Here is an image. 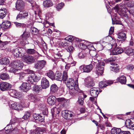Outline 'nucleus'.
I'll list each match as a JSON object with an SVG mask.
<instances>
[{
    "mask_svg": "<svg viewBox=\"0 0 134 134\" xmlns=\"http://www.w3.org/2000/svg\"><path fill=\"white\" fill-rule=\"evenodd\" d=\"M40 77L35 74L29 75L27 81L28 83H24L21 85L20 88L24 91L26 92L30 89L33 85V82H36L40 80Z\"/></svg>",
    "mask_w": 134,
    "mask_h": 134,
    "instance_id": "nucleus-1",
    "label": "nucleus"
},
{
    "mask_svg": "<svg viewBox=\"0 0 134 134\" xmlns=\"http://www.w3.org/2000/svg\"><path fill=\"white\" fill-rule=\"evenodd\" d=\"M23 63L20 60H17L11 63L9 65L11 72L15 73L16 71L21 69L23 66Z\"/></svg>",
    "mask_w": 134,
    "mask_h": 134,
    "instance_id": "nucleus-2",
    "label": "nucleus"
},
{
    "mask_svg": "<svg viewBox=\"0 0 134 134\" xmlns=\"http://www.w3.org/2000/svg\"><path fill=\"white\" fill-rule=\"evenodd\" d=\"M98 60L94 58L92 59L91 64L89 65H82L80 66L79 68L81 71L84 72H90L93 68V66L92 64H94L97 63Z\"/></svg>",
    "mask_w": 134,
    "mask_h": 134,
    "instance_id": "nucleus-3",
    "label": "nucleus"
},
{
    "mask_svg": "<svg viewBox=\"0 0 134 134\" xmlns=\"http://www.w3.org/2000/svg\"><path fill=\"white\" fill-rule=\"evenodd\" d=\"M77 80L75 82H72L70 84H67V86L69 90V92L72 94L76 93L79 89Z\"/></svg>",
    "mask_w": 134,
    "mask_h": 134,
    "instance_id": "nucleus-4",
    "label": "nucleus"
},
{
    "mask_svg": "<svg viewBox=\"0 0 134 134\" xmlns=\"http://www.w3.org/2000/svg\"><path fill=\"white\" fill-rule=\"evenodd\" d=\"M96 63V73L99 75H102L104 72V63L102 61L99 62L98 60Z\"/></svg>",
    "mask_w": 134,
    "mask_h": 134,
    "instance_id": "nucleus-5",
    "label": "nucleus"
},
{
    "mask_svg": "<svg viewBox=\"0 0 134 134\" xmlns=\"http://www.w3.org/2000/svg\"><path fill=\"white\" fill-rule=\"evenodd\" d=\"M21 39L20 42V44L22 46L29 43L27 41V39L30 36V34L29 32L24 31L23 34L21 35Z\"/></svg>",
    "mask_w": 134,
    "mask_h": 134,
    "instance_id": "nucleus-6",
    "label": "nucleus"
},
{
    "mask_svg": "<svg viewBox=\"0 0 134 134\" xmlns=\"http://www.w3.org/2000/svg\"><path fill=\"white\" fill-rule=\"evenodd\" d=\"M67 78V72L66 71H64L63 72V75L60 72H57L55 74L54 79L59 81H62V80H63L64 81L66 80Z\"/></svg>",
    "mask_w": 134,
    "mask_h": 134,
    "instance_id": "nucleus-7",
    "label": "nucleus"
},
{
    "mask_svg": "<svg viewBox=\"0 0 134 134\" xmlns=\"http://www.w3.org/2000/svg\"><path fill=\"white\" fill-rule=\"evenodd\" d=\"M114 9L118 13H120L123 14H125L127 10L125 5L124 3L116 5L114 8Z\"/></svg>",
    "mask_w": 134,
    "mask_h": 134,
    "instance_id": "nucleus-8",
    "label": "nucleus"
},
{
    "mask_svg": "<svg viewBox=\"0 0 134 134\" xmlns=\"http://www.w3.org/2000/svg\"><path fill=\"white\" fill-rule=\"evenodd\" d=\"M90 93L92 97H90V99L92 101H96V98L99 94L98 88L93 87L91 89Z\"/></svg>",
    "mask_w": 134,
    "mask_h": 134,
    "instance_id": "nucleus-9",
    "label": "nucleus"
},
{
    "mask_svg": "<svg viewBox=\"0 0 134 134\" xmlns=\"http://www.w3.org/2000/svg\"><path fill=\"white\" fill-rule=\"evenodd\" d=\"M21 58L24 62L28 64L34 63L35 60L33 57L29 55H21Z\"/></svg>",
    "mask_w": 134,
    "mask_h": 134,
    "instance_id": "nucleus-10",
    "label": "nucleus"
},
{
    "mask_svg": "<svg viewBox=\"0 0 134 134\" xmlns=\"http://www.w3.org/2000/svg\"><path fill=\"white\" fill-rule=\"evenodd\" d=\"M115 59V58L109 59H108V62L109 63L112 65V66L110 67V70L113 71L117 72L119 71V68L117 64L113 62L114 61Z\"/></svg>",
    "mask_w": 134,
    "mask_h": 134,
    "instance_id": "nucleus-11",
    "label": "nucleus"
},
{
    "mask_svg": "<svg viewBox=\"0 0 134 134\" xmlns=\"http://www.w3.org/2000/svg\"><path fill=\"white\" fill-rule=\"evenodd\" d=\"M46 62L44 60H38L34 64V68L38 71L42 70L45 66Z\"/></svg>",
    "mask_w": 134,
    "mask_h": 134,
    "instance_id": "nucleus-12",
    "label": "nucleus"
},
{
    "mask_svg": "<svg viewBox=\"0 0 134 134\" xmlns=\"http://www.w3.org/2000/svg\"><path fill=\"white\" fill-rule=\"evenodd\" d=\"M111 46L112 48L114 49L112 52H111L110 55H117L121 53L123 51V49L119 47H116L117 46V44L116 43H114L113 44H112Z\"/></svg>",
    "mask_w": 134,
    "mask_h": 134,
    "instance_id": "nucleus-13",
    "label": "nucleus"
},
{
    "mask_svg": "<svg viewBox=\"0 0 134 134\" xmlns=\"http://www.w3.org/2000/svg\"><path fill=\"white\" fill-rule=\"evenodd\" d=\"M24 51V48H16L13 49L12 51L13 55L15 57H21V55H24L23 51Z\"/></svg>",
    "mask_w": 134,
    "mask_h": 134,
    "instance_id": "nucleus-14",
    "label": "nucleus"
},
{
    "mask_svg": "<svg viewBox=\"0 0 134 134\" xmlns=\"http://www.w3.org/2000/svg\"><path fill=\"white\" fill-rule=\"evenodd\" d=\"M73 112L69 110H64L62 112V115L65 119L67 120L71 119L73 116Z\"/></svg>",
    "mask_w": 134,
    "mask_h": 134,
    "instance_id": "nucleus-15",
    "label": "nucleus"
},
{
    "mask_svg": "<svg viewBox=\"0 0 134 134\" xmlns=\"http://www.w3.org/2000/svg\"><path fill=\"white\" fill-rule=\"evenodd\" d=\"M10 107L12 109L17 110H21L23 109L22 105L18 103L12 102L10 103Z\"/></svg>",
    "mask_w": 134,
    "mask_h": 134,
    "instance_id": "nucleus-16",
    "label": "nucleus"
},
{
    "mask_svg": "<svg viewBox=\"0 0 134 134\" xmlns=\"http://www.w3.org/2000/svg\"><path fill=\"white\" fill-rule=\"evenodd\" d=\"M125 125L127 128L134 130V118H131L126 120Z\"/></svg>",
    "mask_w": 134,
    "mask_h": 134,
    "instance_id": "nucleus-17",
    "label": "nucleus"
},
{
    "mask_svg": "<svg viewBox=\"0 0 134 134\" xmlns=\"http://www.w3.org/2000/svg\"><path fill=\"white\" fill-rule=\"evenodd\" d=\"M11 87V85L7 82H2L0 84V90L2 91L8 90Z\"/></svg>",
    "mask_w": 134,
    "mask_h": 134,
    "instance_id": "nucleus-18",
    "label": "nucleus"
},
{
    "mask_svg": "<svg viewBox=\"0 0 134 134\" xmlns=\"http://www.w3.org/2000/svg\"><path fill=\"white\" fill-rule=\"evenodd\" d=\"M28 16V13L25 10L20 11L19 14L17 16V19L20 20L23 18H25Z\"/></svg>",
    "mask_w": 134,
    "mask_h": 134,
    "instance_id": "nucleus-19",
    "label": "nucleus"
},
{
    "mask_svg": "<svg viewBox=\"0 0 134 134\" xmlns=\"http://www.w3.org/2000/svg\"><path fill=\"white\" fill-rule=\"evenodd\" d=\"M49 86L48 81L44 77H43L41 80V86L42 89H46Z\"/></svg>",
    "mask_w": 134,
    "mask_h": 134,
    "instance_id": "nucleus-20",
    "label": "nucleus"
},
{
    "mask_svg": "<svg viewBox=\"0 0 134 134\" xmlns=\"http://www.w3.org/2000/svg\"><path fill=\"white\" fill-rule=\"evenodd\" d=\"M25 6L24 2L21 0H17L16 4V8L17 10H20L24 9Z\"/></svg>",
    "mask_w": 134,
    "mask_h": 134,
    "instance_id": "nucleus-21",
    "label": "nucleus"
},
{
    "mask_svg": "<svg viewBox=\"0 0 134 134\" xmlns=\"http://www.w3.org/2000/svg\"><path fill=\"white\" fill-rule=\"evenodd\" d=\"M85 81L86 85L87 87L93 86L94 85L93 79L90 77H88L86 79Z\"/></svg>",
    "mask_w": 134,
    "mask_h": 134,
    "instance_id": "nucleus-22",
    "label": "nucleus"
},
{
    "mask_svg": "<svg viewBox=\"0 0 134 134\" xmlns=\"http://www.w3.org/2000/svg\"><path fill=\"white\" fill-rule=\"evenodd\" d=\"M9 92L10 96L13 97L18 99L20 97L19 94L15 90H10Z\"/></svg>",
    "mask_w": 134,
    "mask_h": 134,
    "instance_id": "nucleus-23",
    "label": "nucleus"
},
{
    "mask_svg": "<svg viewBox=\"0 0 134 134\" xmlns=\"http://www.w3.org/2000/svg\"><path fill=\"white\" fill-rule=\"evenodd\" d=\"M43 5L44 8H48L52 6L53 4L51 0H46L43 1Z\"/></svg>",
    "mask_w": 134,
    "mask_h": 134,
    "instance_id": "nucleus-24",
    "label": "nucleus"
},
{
    "mask_svg": "<svg viewBox=\"0 0 134 134\" xmlns=\"http://www.w3.org/2000/svg\"><path fill=\"white\" fill-rule=\"evenodd\" d=\"M113 83V82L111 81H103L100 82L99 84V87L101 88L105 87L106 86L111 84Z\"/></svg>",
    "mask_w": 134,
    "mask_h": 134,
    "instance_id": "nucleus-25",
    "label": "nucleus"
},
{
    "mask_svg": "<svg viewBox=\"0 0 134 134\" xmlns=\"http://www.w3.org/2000/svg\"><path fill=\"white\" fill-rule=\"evenodd\" d=\"M56 98L55 96H49L47 99L48 103L51 105H54L56 102Z\"/></svg>",
    "mask_w": 134,
    "mask_h": 134,
    "instance_id": "nucleus-26",
    "label": "nucleus"
},
{
    "mask_svg": "<svg viewBox=\"0 0 134 134\" xmlns=\"http://www.w3.org/2000/svg\"><path fill=\"white\" fill-rule=\"evenodd\" d=\"M11 25L10 22L9 21H3L2 24V28L5 29L9 28Z\"/></svg>",
    "mask_w": 134,
    "mask_h": 134,
    "instance_id": "nucleus-27",
    "label": "nucleus"
},
{
    "mask_svg": "<svg viewBox=\"0 0 134 134\" xmlns=\"http://www.w3.org/2000/svg\"><path fill=\"white\" fill-rule=\"evenodd\" d=\"M117 80L122 84H125L126 83V78L124 75L118 77Z\"/></svg>",
    "mask_w": 134,
    "mask_h": 134,
    "instance_id": "nucleus-28",
    "label": "nucleus"
},
{
    "mask_svg": "<svg viewBox=\"0 0 134 134\" xmlns=\"http://www.w3.org/2000/svg\"><path fill=\"white\" fill-rule=\"evenodd\" d=\"M86 51H87V52L86 53V51L82 52L79 53L78 57L80 58H83L85 57L87 54L89 53L90 51L88 49H86Z\"/></svg>",
    "mask_w": 134,
    "mask_h": 134,
    "instance_id": "nucleus-29",
    "label": "nucleus"
},
{
    "mask_svg": "<svg viewBox=\"0 0 134 134\" xmlns=\"http://www.w3.org/2000/svg\"><path fill=\"white\" fill-rule=\"evenodd\" d=\"M0 77L1 79L3 80H7L9 79V75L6 72L1 74Z\"/></svg>",
    "mask_w": 134,
    "mask_h": 134,
    "instance_id": "nucleus-30",
    "label": "nucleus"
},
{
    "mask_svg": "<svg viewBox=\"0 0 134 134\" xmlns=\"http://www.w3.org/2000/svg\"><path fill=\"white\" fill-rule=\"evenodd\" d=\"M121 132V130L120 128H114L111 130V134H119Z\"/></svg>",
    "mask_w": 134,
    "mask_h": 134,
    "instance_id": "nucleus-31",
    "label": "nucleus"
},
{
    "mask_svg": "<svg viewBox=\"0 0 134 134\" xmlns=\"http://www.w3.org/2000/svg\"><path fill=\"white\" fill-rule=\"evenodd\" d=\"M9 59L6 58H2L0 61L1 64L2 65H6L9 64Z\"/></svg>",
    "mask_w": 134,
    "mask_h": 134,
    "instance_id": "nucleus-32",
    "label": "nucleus"
},
{
    "mask_svg": "<svg viewBox=\"0 0 134 134\" xmlns=\"http://www.w3.org/2000/svg\"><path fill=\"white\" fill-rule=\"evenodd\" d=\"M125 53L128 55H132L134 53V50L131 48H127L125 49Z\"/></svg>",
    "mask_w": 134,
    "mask_h": 134,
    "instance_id": "nucleus-33",
    "label": "nucleus"
},
{
    "mask_svg": "<svg viewBox=\"0 0 134 134\" xmlns=\"http://www.w3.org/2000/svg\"><path fill=\"white\" fill-rule=\"evenodd\" d=\"M58 88L55 84L52 85L51 87V91L52 92L55 93L57 91Z\"/></svg>",
    "mask_w": 134,
    "mask_h": 134,
    "instance_id": "nucleus-34",
    "label": "nucleus"
},
{
    "mask_svg": "<svg viewBox=\"0 0 134 134\" xmlns=\"http://www.w3.org/2000/svg\"><path fill=\"white\" fill-rule=\"evenodd\" d=\"M47 75L48 77L52 80L54 79L55 75H54V73L51 70H49L47 73Z\"/></svg>",
    "mask_w": 134,
    "mask_h": 134,
    "instance_id": "nucleus-35",
    "label": "nucleus"
},
{
    "mask_svg": "<svg viewBox=\"0 0 134 134\" xmlns=\"http://www.w3.org/2000/svg\"><path fill=\"white\" fill-rule=\"evenodd\" d=\"M86 42L83 43L82 42H79L78 46L79 48L82 49H85L86 48L87 45L86 44Z\"/></svg>",
    "mask_w": 134,
    "mask_h": 134,
    "instance_id": "nucleus-36",
    "label": "nucleus"
},
{
    "mask_svg": "<svg viewBox=\"0 0 134 134\" xmlns=\"http://www.w3.org/2000/svg\"><path fill=\"white\" fill-rule=\"evenodd\" d=\"M118 37L122 40H124L126 38V36L125 33L121 32L119 34Z\"/></svg>",
    "mask_w": 134,
    "mask_h": 134,
    "instance_id": "nucleus-37",
    "label": "nucleus"
},
{
    "mask_svg": "<svg viewBox=\"0 0 134 134\" xmlns=\"http://www.w3.org/2000/svg\"><path fill=\"white\" fill-rule=\"evenodd\" d=\"M42 87H40L37 85H34L33 87V91L36 92H38L39 91L41 90Z\"/></svg>",
    "mask_w": 134,
    "mask_h": 134,
    "instance_id": "nucleus-38",
    "label": "nucleus"
},
{
    "mask_svg": "<svg viewBox=\"0 0 134 134\" xmlns=\"http://www.w3.org/2000/svg\"><path fill=\"white\" fill-rule=\"evenodd\" d=\"M6 9H0V18H3L5 16L6 14Z\"/></svg>",
    "mask_w": 134,
    "mask_h": 134,
    "instance_id": "nucleus-39",
    "label": "nucleus"
},
{
    "mask_svg": "<svg viewBox=\"0 0 134 134\" xmlns=\"http://www.w3.org/2000/svg\"><path fill=\"white\" fill-rule=\"evenodd\" d=\"M41 109L42 111V112L44 115H46L48 114V110L45 105H43L42 107L41 108Z\"/></svg>",
    "mask_w": 134,
    "mask_h": 134,
    "instance_id": "nucleus-40",
    "label": "nucleus"
},
{
    "mask_svg": "<svg viewBox=\"0 0 134 134\" xmlns=\"http://www.w3.org/2000/svg\"><path fill=\"white\" fill-rule=\"evenodd\" d=\"M63 54V52L61 51H59L57 53H55L54 55V58L55 59H58L62 57Z\"/></svg>",
    "mask_w": 134,
    "mask_h": 134,
    "instance_id": "nucleus-41",
    "label": "nucleus"
},
{
    "mask_svg": "<svg viewBox=\"0 0 134 134\" xmlns=\"http://www.w3.org/2000/svg\"><path fill=\"white\" fill-rule=\"evenodd\" d=\"M57 110H58V113H57L58 114L59 113L60 111H59V110L57 109L56 107H54L51 109V113L52 116H54L55 115V113H57V112H56V111Z\"/></svg>",
    "mask_w": 134,
    "mask_h": 134,
    "instance_id": "nucleus-42",
    "label": "nucleus"
},
{
    "mask_svg": "<svg viewBox=\"0 0 134 134\" xmlns=\"http://www.w3.org/2000/svg\"><path fill=\"white\" fill-rule=\"evenodd\" d=\"M75 63L73 62V63H69L66 64L65 66V69L67 71L69 69L70 66H72L75 65Z\"/></svg>",
    "mask_w": 134,
    "mask_h": 134,
    "instance_id": "nucleus-43",
    "label": "nucleus"
},
{
    "mask_svg": "<svg viewBox=\"0 0 134 134\" xmlns=\"http://www.w3.org/2000/svg\"><path fill=\"white\" fill-rule=\"evenodd\" d=\"M126 5L129 7H132L134 5V2L132 1H129L126 3Z\"/></svg>",
    "mask_w": 134,
    "mask_h": 134,
    "instance_id": "nucleus-44",
    "label": "nucleus"
},
{
    "mask_svg": "<svg viewBox=\"0 0 134 134\" xmlns=\"http://www.w3.org/2000/svg\"><path fill=\"white\" fill-rule=\"evenodd\" d=\"M27 52L30 54H34L36 53V51L34 49H27L26 51Z\"/></svg>",
    "mask_w": 134,
    "mask_h": 134,
    "instance_id": "nucleus-45",
    "label": "nucleus"
},
{
    "mask_svg": "<svg viewBox=\"0 0 134 134\" xmlns=\"http://www.w3.org/2000/svg\"><path fill=\"white\" fill-rule=\"evenodd\" d=\"M31 30L32 34L36 35L38 33V30L35 27H32L31 28Z\"/></svg>",
    "mask_w": 134,
    "mask_h": 134,
    "instance_id": "nucleus-46",
    "label": "nucleus"
},
{
    "mask_svg": "<svg viewBox=\"0 0 134 134\" xmlns=\"http://www.w3.org/2000/svg\"><path fill=\"white\" fill-rule=\"evenodd\" d=\"M65 40L68 41H67L69 43L70 42V43H71V42L74 41V39L72 36H70L66 38H65Z\"/></svg>",
    "mask_w": 134,
    "mask_h": 134,
    "instance_id": "nucleus-47",
    "label": "nucleus"
},
{
    "mask_svg": "<svg viewBox=\"0 0 134 134\" xmlns=\"http://www.w3.org/2000/svg\"><path fill=\"white\" fill-rule=\"evenodd\" d=\"M30 113L28 112H26L25 114L24 115L23 117V119L25 120H27L28 119L30 116Z\"/></svg>",
    "mask_w": 134,
    "mask_h": 134,
    "instance_id": "nucleus-48",
    "label": "nucleus"
},
{
    "mask_svg": "<svg viewBox=\"0 0 134 134\" xmlns=\"http://www.w3.org/2000/svg\"><path fill=\"white\" fill-rule=\"evenodd\" d=\"M83 98L82 96H79L78 98V102L81 105H82L83 103Z\"/></svg>",
    "mask_w": 134,
    "mask_h": 134,
    "instance_id": "nucleus-49",
    "label": "nucleus"
},
{
    "mask_svg": "<svg viewBox=\"0 0 134 134\" xmlns=\"http://www.w3.org/2000/svg\"><path fill=\"white\" fill-rule=\"evenodd\" d=\"M5 130L6 131L5 132L7 133H11V132L14 130H16L17 131V129L15 128L14 129H7V127H5Z\"/></svg>",
    "mask_w": 134,
    "mask_h": 134,
    "instance_id": "nucleus-50",
    "label": "nucleus"
},
{
    "mask_svg": "<svg viewBox=\"0 0 134 134\" xmlns=\"http://www.w3.org/2000/svg\"><path fill=\"white\" fill-rule=\"evenodd\" d=\"M69 42H66L64 41L61 43V44L64 47L66 48L69 46Z\"/></svg>",
    "mask_w": 134,
    "mask_h": 134,
    "instance_id": "nucleus-51",
    "label": "nucleus"
},
{
    "mask_svg": "<svg viewBox=\"0 0 134 134\" xmlns=\"http://www.w3.org/2000/svg\"><path fill=\"white\" fill-rule=\"evenodd\" d=\"M66 49L68 52H71L73 51L74 50V48L72 46H69L66 48Z\"/></svg>",
    "mask_w": 134,
    "mask_h": 134,
    "instance_id": "nucleus-52",
    "label": "nucleus"
},
{
    "mask_svg": "<svg viewBox=\"0 0 134 134\" xmlns=\"http://www.w3.org/2000/svg\"><path fill=\"white\" fill-rule=\"evenodd\" d=\"M25 72V75H26V74H31V75L32 74H34V71L32 70H30V69H28L25 70L24 71Z\"/></svg>",
    "mask_w": 134,
    "mask_h": 134,
    "instance_id": "nucleus-53",
    "label": "nucleus"
},
{
    "mask_svg": "<svg viewBox=\"0 0 134 134\" xmlns=\"http://www.w3.org/2000/svg\"><path fill=\"white\" fill-rule=\"evenodd\" d=\"M64 4L63 3H61L58 4L56 8L58 10L62 9V7L64 6Z\"/></svg>",
    "mask_w": 134,
    "mask_h": 134,
    "instance_id": "nucleus-54",
    "label": "nucleus"
},
{
    "mask_svg": "<svg viewBox=\"0 0 134 134\" xmlns=\"http://www.w3.org/2000/svg\"><path fill=\"white\" fill-rule=\"evenodd\" d=\"M59 102H66V100L63 97H60L57 98L56 99Z\"/></svg>",
    "mask_w": 134,
    "mask_h": 134,
    "instance_id": "nucleus-55",
    "label": "nucleus"
},
{
    "mask_svg": "<svg viewBox=\"0 0 134 134\" xmlns=\"http://www.w3.org/2000/svg\"><path fill=\"white\" fill-rule=\"evenodd\" d=\"M18 75L19 76V79L20 80L23 79L25 76V73L24 72H21Z\"/></svg>",
    "mask_w": 134,
    "mask_h": 134,
    "instance_id": "nucleus-56",
    "label": "nucleus"
},
{
    "mask_svg": "<svg viewBox=\"0 0 134 134\" xmlns=\"http://www.w3.org/2000/svg\"><path fill=\"white\" fill-rule=\"evenodd\" d=\"M38 118V119H37V120L41 121V122H43L44 120V117L40 115H39Z\"/></svg>",
    "mask_w": 134,
    "mask_h": 134,
    "instance_id": "nucleus-57",
    "label": "nucleus"
},
{
    "mask_svg": "<svg viewBox=\"0 0 134 134\" xmlns=\"http://www.w3.org/2000/svg\"><path fill=\"white\" fill-rule=\"evenodd\" d=\"M74 80L72 78L69 79H67V80H66V83L67 86L68 84H70L71 82H74Z\"/></svg>",
    "mask_w": 134,
    "mask_h": 134,
    "instance_id": "nucleus-58",
    "label": "nucleus"
},
{
    "mask_svg": "<svg viewBox=\"0 0 134 134\" xmlns=\"http://www.w3.org/2000/svg\"><path fill=\"white\" fill-rule=\"evenodd\" d=\"M39 115L40 114H38L34 113L33 115V117L35 119L37 120V118L38 119V117Z\"/></svg>",
    "mask_w": 134,
    "mask_h": 134,
    "instance_id": "nucleus-59",
    "label": "nucleus"
},
{
    "mask_svg": "<svg viewBox=\"0 0 134 134\" xmlns=\"http://www.w3.org/2000/svg\"><path fill=\"white\" fill-rule=\"evenodd\" d=\"M127 68L131 70H132L134 68V66L132 65H129L127 66Z\"/></svg>",
    "mask_w": 134,
    "mask_h": 134,
    "instance_id": "nucleus-60",
    "label": "nucleus"
},
{
    "mask_svg": "<svg viewBox=\"0 0 134 134\" xmlns=\"http://www.w3.org/2000/svg\"><path fill=\"white\" fill-rule=\"evenodd\" d=\"M30 134H41L40 132L38 130L34 131L31 132Z\"/></svg>",
    "mask_w": 134,
    "mask_h": 134,
    "instance_id": "nucleus-61",
    "label": "nucleus"
},
{
    "mask_svg": "<svg viewBox=\"0 0 134 134\" xmlns=\"http://www.w3.org/2000/svg\"><path fill=\"white\" fill-rule=\"evenodd\" d=\"M114 31V27H111L109 30V34H112Z\"/></svg>",
    "mask_w": 134,
    "mask_h": 134,
    "instance_id": "nucleus-62",
    "label": "nucleus"
},
{
    "mask_svg": "<svg viewBox=\"0 0 134 134\" xmlns=\"http://www.w3.org/2000/svg\"><path fill=\"white\" fill-rule=\"evenodd\" d=\"M21 131L22 134H26V130L25 128H21Z\"/></svg>",
    "mask_w": 134,
    "mask_h": 134,
    "instance_id": "nucleus-63",
    "label": "nucleus"
},
{
    "mask_svg": "<svg viewBox=\"0 0 134 134\" xmlns=\"http://www.w3.org/2000/svg\"><path fill=\"white\" fill-rule=\"evenodd\" d=\"M119 134H130V133L129 131H122Z\"/></svg>",
    "mask_w": 134,
    "mask_h": 134,
    "instance_id": "nucleus-64",
    "label": "nucleus"
}]
</instances>
